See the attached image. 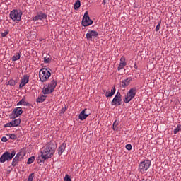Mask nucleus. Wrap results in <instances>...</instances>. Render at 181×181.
I'll list each match as a JSON object with an SVG mask.
<instances>
[{"instance_id": "obj_26", "label": "nucleus", "mask_w": 181, "mask_h": 181, "mask_svg": "<svg viewBox=\"0 0 181 181\" xmlns=\"http://www.w3.org/2000/svg\"><path fill=\"white\" fill-rule=\"evenodd\" d=\"M16 84V81H15L13 79H11L8 82V86H15Z\"/></svg>"}, {"instance_id": "obj_33", "label": "nucleus", "mask_w": 181, "mask_h": 181, "mask_svg": "<svg viewBox=\"0 0 181 181\" xmlns=\"http://www.w3.org/2000/svg\"><path fill=\"white\" fill-rule=\"evenodd\" d=\"M8 136L11 139H16V135L15 134H10Z\"/></svg>"}, {"instance_id": "obj_3", "label": "nucleus", "mask_w": 181, "mask_h": 181, "mask_svg": "<svg viewBox=\"0 0 181 181\" xmlns=\"http://www.w3.org/2000/svg\"><path fill=\"white\" fill-rule=\"evenodd\" d=\"M22 11L14 9L11 11L10 18L16 23H19V22H21V21L22 20Z\"/></svg>"}, {"instance_id": "obj_35", "label": "nucleus", "mask_w": 181, "mask_h": 181, "mask_svg": "<svg viewBox=\"0 0 181 181\" xmlns=\"http://www.w3.org/2000/svg\"><path fill=\"white\" fill-rule=\"evenodd\" d=\"M159 29H160V22L156 27V32H158Z\"/></svg>"}, {"instance_id": "obj_4", "label": "nucleus", "mask_w": 181, "mask_h": 181, "mask_svg": "<svg viewBox=\"0 0 181 181\" xmlns=\"http://www.w3.org/2000/svg\"><path fill=\"white\" fill-rule=\"evenodd\" d=\"M16 155V151L13 150L11 153L8 151L4 152L0 157V163H5V162L12 160L13 157Z\"/></svg>"}, {"instance_id": "obj_2", "label": "nucleus", "mask_w": 181, "mask_h": 181, "mask_svg": "<svg viewBox=\"0 0 181 181\" xmlns=\"http://www.w3.org/2000/svg\"><path fill=\"white\" fill-rule=\"evenodd\" d=\"M151 165H152V162L150 160H144V161H141L139 164V172L141 173V175L146 173V171L149 169V168H151Z\"/></svg>"}, {"instance_id": "obj_16", "label": "nucleus", "mask_w": 181, "mask_h": 181, "mask_svg": "<svg viewBox=\"0 0 181 181\" xmlns=\"http://www.w3.org/2000/svg\"><path fill=\"white\" fill-rule=\"evenodd\" d=\"M86 111H87V109H84L83 110L81 113L78 115V119L81 121H84V119H86L87 118V117H88V115H90L89 114H86Z\"/></svg>"}, {"instance_id": "obj_34", "label": "nucleus", "mask_w": 181, "mask_h": 181, "mask_svg": "<svg viewBox=\"0 0 181 181\" xmlns=\"http://www.w3.org/2000/svg\"><path fill=\"white\" fill-rule=\"evenodd\" d=\"M126 149H127V151H131V149H132V145H131L130 144H127Z\"/></svg>"}, {"instance_id": "obj_12", "label": "nucleus", "mask_w": 181, "mask_h": 181, "mask_svg": "<svg viewBox=\"0 0 181 181\" xmlns=\"http://www.w3.org/2000/svg\"><path fill=\"white\" fill-rule=\"evenodd\" d=\"M98 33L95 30H89L86 34V39L89 41H93V37H98Z\"/></svg>"}, {"instance_id": "obj_18", "label": "nucleus", "mask_w": 181, "mask_h": 181, "mask_svg": "<svg viewBox=\"0 0 181 181\" xmlns=\"http://www.w3.org/2000/svg\"><path fill=\"white\" fill-rule=\"evenodd\" d=\"M66 143H62L59 147L58 148V154L59 156L63 154V152H64V151H66Z\"/></svg>"}, {"instance_id": "obj_20", "label": "nucleus", "mask_w": 181, "mask_h": 181, "mask_svg": "<svg viewBox=\"0 0 181 181\" xmlns=\"http://www.w3.org/2000/svg\"><path fill=\"white\" fill-rule=\"evenodd\" d=\"M17 105H24V106H28L29 105V103L25 101V98H23V99H21L18 103Z\"/></svg>"}, {"instance_id": "obj_22", "label": "nucleus", "mask_w": 181, "mask_h": 181, "mask_svg": "<svg viewBox=\"0 0 181 181\" xmlns=\"http://www.w3.org/2000/svg\"><path fill=\"white\" fill-rule=\"evenodd\" d=\"M45 100H46V96L41 95L38 96V98L36 100V102L37 103H43V101H45Z\"/></svg>"}, {"instance_id": "obj_36", "label": "nucleus", "mask_w": 181, "mask_h": 181, "mask_svg": "<svg viewBox=\"0 0 181 181\" xmlns=\"http://www.w3.org/2000/svg\"><path fill=\"white\" fill-rule=\"evenodd\" d=\"M180 131V129L179 128V126H177V127L174 129V134H176Z\"/></svg>"}, {"instance_id": "obj_30", "label": "nucleus", "mask_w": 181, "mask_h": 181, "mask_svg": "<svg viewBox=\"0 0 181 181\" xmlns=\"http://www.w3.org/2000/svg\"><path fill=\"white\" fill-rule=\"evenodd\" d=\"M64 181H71V178L70 177L69 174H66Z\"/></svg>"}, {"instance_id": "obj_27", "label": "nucleus", "mask_w": 181, "mask_h": 181, "mask_svg": "<svg viewBox=\"0 0 181 181\" xmlns=\"http://www.w3.org/2000/svg\"><path fill=\"white\" fill-rule=\"evenodd\" d=\"M8 35H9V30H6V32L1 33V37H6Z\"/></svg>"}, {"instance_id": "obj_25", "label": "nucleus", "mask_w": 181, "mask_h": 181, "mask_svg": "<svg viewBox=\"0 0 181 181\" xmlns=\"http://www.w3.org/2000/svg\"><path fill=\"white\" fill-rule=\"evenodd\" d=\"M35 162V156H31L28 158L27 161V165H30Z\"/></svg>"}, {"instance_id": "obj_37", "label": "nucleus", "mask_w": 181, "mask_h": 181, "mask_svg": "<svg viewBox=\"0 0 181 181\" xmlns=\"http://www.w3.org/2000/svg\"><path fill=\"white\" fill-rule=\"evenodd\" d=\"M2 142H8V139L6 136L1 138Z\"/></svg>"}, {"instance_id": "obj_8", "label": "nucleus", "mask_w": 181, "mask_h": 181, "mask_svg": "<svg viewBox=\"0 0 181 181\" xmlns=\"http://www.w3.org/2000/svg\"><path fill=\"white\" fill-rule=\"evenodd\" d=\"M25 151L23 150H20L19 152L16 155L14 158L13 159L11 166L15 168L19 163V162L22 161V159L25 158Z\"/></svg>"}, {"instance_id": "obj_15", "label": "nucleus", "mask_w": 181, "mask_h": 181, "mask_svg": "<svg viewBox=\"0 0 181 181\" xmlns=\"http://www.w3.org/2000/svg\"><path fill=\"white\" fill-rule=\"evenodd\" d=\"M131 81H132V78L131 77H129L127 79L122 81L120 83V87H122V88H125L126 87H128Z\"/></svg>"}, {"instance_id": "obj_17", "label": "nucleus", "mask_w": 181, "mask_h": 181, "mask_svg": "<svg viewBox=\"0 0 181 181\" xmlns=\"http://www.w3.org/2000/svg\"><path fill=\"white\" fill-rule=\"evenodd\" d=\"M103 93H105V97L107 98L110 97H112L115 94V87H113V88L111 90V92H108L106 90H103Z\"/></svg>"}, {"instance_id": "obj_19", "label": "nucleus", "mask_w": 181, "mask_h": 181, "mask_svg": "<svg viewBox=\"0 0 181 181\" xmlns=\"http://www.w3.org/2000/svg\"><path fill=\"white\" fill-rule=\"evenodd\" d=\"M121 62L119 64V66L117 68L118 70H122V69H124V67H125V66H127V62H125V58L124 57H122L120 59Z\"/></svg>"}, {"instance_id": "obj_1", "label": "nucleus", "mask_w": 181, "mask_h": 181, "mask_svg": "<svg viewBox=\"0 0 181 181\" xmlns=\"http://www.w3.org/2000/svg\"><path fill=\"white\" fill-rule=\"evenodd\" d=\"M56 151V141H51L47 144V146L42 148L41 151V162H45L46 159H50Z\"/></svg>"}, {"instance_id": "obj_9", "label": "nucleus", "mask_w": 181, "mask_h": 181, "mask_svg": "<svg viewBox=\"0 0 181 181\" xmlns=\"http://www.w3.org/2000/svg\"><path fill=\"white\" fill-rule=\"evenodd\" d=\"M93 20L90 19V16H88V11H86L81 22L82 26H90V25H93Z\"/></svg>"}, {"instance_id": "obj_24", "label": "nucleus", "mask_w": 181, "mask_h": 181, "mask_svg": "<svg viewBox=\"0 0 181 181\" xmlns=\"http://www.w3.org/2000/svg\"><path fill=\"white\" fill-rule=\"evenodd\" d=\"M13 127H18L21 124V119H16L11 121Z\"/></svg>"}, {"instance_id": "obj_7", "label": "nucleus", "mask_w": 181, "mask_h": 181, "mask_svg": "<svg viewBox=\"0 0 181 181\" xmlns=\"http://www.w3.org/2000/svg\"><path fill=\"white\" fill-rule=\"evenodd\" d=\"M138 90H136V87H133L129 89V90L127 93V95H125L124 98L123 99V101L126 103H129L132 100H134L135 98V95H136V93Z\"/></svg>"}, {"instance_id": "obj_28", "label": "nucleus", "mask_w": 181, "mask_h": 181, "mask_svg": "<svg viewBox=\"0 0 181 181\" xmlns=\"http://www.w3.org/2000/svg\"><path fill=\"white\" fill-rule=\"evenodd\" d=\"M35 177V173H33L29 175L28 181H33V178Z\"/></svg>"}, {"instance_id": "obj_5", "label": "nucleus", "mask_w": 181, "mask_h": 181, "mask_svg": "<svg viewBox=\"0 0 181 181\" xmlns=\"http://www.w3.org/2000/svg\"><path fill=\"white\" fill-rule=\"evenodd\" d=\"M50 76H52V73H50V71H49V69L46 68H42L40 69L39 77L42 83H45V81H47V80L50 78Z\"/></svg>"}, {"instance_id": "obj_14", "label": "nucleus", "mask_w": 181, "mask_h": 181, "mask_svg": "<svg viewBox=\"0 0 181 181\" xmlns=\"http://www.w3.org/2000/svg\"><path fill=\"white\" fill-rule=\"evenodd\" d=\"M28 83H29V76L24 75L23 78L21 81L19 88H22V87H25V86H26V84H28Z\"/></svg>"}, {"instance_id": "obj_6", "label": "nucleus", "mask_w": 181, "mask_h": 181, "mask_svg": "<svg viewBox=\"0 0 181 181\" xmlns=\"http://www.w3.org/2000/svg\"><path fill=\"white\" fill-rule=\"evenodd\" d=\"M56 86H57V81L53 79L51 82L48 84V86H45L42 89L43 94H52L53 91H54V88H56Z\"/></svg>"}, {"instance_id": "obj_11", "label": "nucleus", "mask_w": 181, "mask_h": 181, "mask_svg": "<svg viewBox=\"0 0 181 181\" xmlns=\"http://www.w3.org/2000/svg\"><path fill=\"white\" fill-rule=\"evenodd\" d=\"M47 15L42 11L37 13V15L33 17V21L36 22V21H42L43 19H47Z\"/></svg>"}, {"instance_id": "obj_10", "label": "nucleus", "mask_w": 181, "mask_h": 181, "mask_svg": "<svg viewBox=\"0 0 181 181\" xmlns=\"http://www.w3.org/2000/svg\"><path fill=\"white\" fill-rule=\"evenodd\" d=\"M122 104V99L121 98V93L117 92L115 98L111 102V105H121Z\"/></svg>"}, {"instance_id": "obj_13", "label": "nucleus", "mask_w": 181, "mask_h": 181, "mask_svg": "<svg viewBox=\"0 0 181 181\" xmlns=\"http://www.w3.org/2000/svg\"><path fill=\"white\" fill-rule=\"evenodd\" d=\"M23 112V110H22V107H16L12 112V115L14 118H18L19 115H22Z\"/></svg>"}, {"instance_id": "obj_29", "label": "nucleus", "mask_w": 181, "mask_h": 181, "mask_svg": "<svg viewBox=\"0 0 181 181\" xmlns=\"http://www.w3.org/2000/svg\"><path fill=\"white\" fill-rule=\"evenodd\" d=\"M117 127H118V122L116 121L114 122L113 123V130L117 131Z\"/></svg>"}, {"instance_id": "obj_23", "label": "nucleus", "mask_w": 181, "mask_h": 181, "mask_svg": "<svg viewBox=\"0 0 181 181\" xmlns=\"http://www.w3.org/2000/svg\"><path fill=\"white\" fill-rule=\"evenodd\" d=\"M22 52H19V53L16 54V55L12 57V62H16V60H19L21 59V54Z\"/></svg>"}, {"instance_id": "obj_31", "label": "nucleus", "mask_w": 181, "mask_h": 181, "mask_svg": "<svg viewBox=\"0 0 181 181\" xmlns=\"http://www.w3.org/2000/svg\"><path fill=\"white\" fill-rule=\"evenodd\" d=\"M8 127H13V124L12 123V121H11L10 122L8 123H6L5 125H4V128H8Z\"/></svg>"}, {"instance_id": "obj_21", "label": "nucleus", "mask_w": 181, "mask_h": 181, "mask_svg": "<svg viewBox=\"0 0 181 181\" xmlns=\"http://www.w3.org/2000/svg\"><path fill=\"white\" fill-rule=\"evenodd\" d=\"M80 6H81V2L80 1V0H77L74 3V8L75 9V11H77L80 9Z\"/></svg>"}, {"instance_id": "obj_32", "label": "nucleus", "mask_w": 181, "mask_h": 181, "mask_svg": "<svg viewBox=\"0 0 181 181\" xmlns=\"http://www.w3.org/2000/svg\"><path fill=\"white\" fill-rule=\"evenodd\" d=\"M52 62V59L50 58L45 57L44 58V63H50Z\"/></svg>"}]
</instances>
